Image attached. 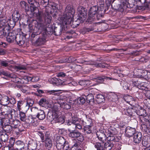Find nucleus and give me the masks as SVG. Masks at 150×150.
<instances>
[{
	"label": "nucleus",
	"mask_w": 150,
	"mask_h": 150,
	"mask_svg": "<svg viewBox=\"0 0 150 150\" xmlns=\"http://www.w3.org/2000/svg\"><path fill=\"white\" fill-rule=\"evenodd\" d=\"M52 17L50 15V13L47 12L45 13V21L48 23H50L51 22Z\"/></svg>",
	"instance_id": "30"
},
{
	"label": "nucleus",
	"mask_w": 150,
	"mask_h": 150,
	"mask_svg": "<svg viewBox=\"0 0 150 150\" xmlns=\"http://www.w3.org/2000/svg\"><path fill=\"white\" fill-rule=\"evenodd\" d=\"M50 81L52 84L56 86H59L62 84V81L59 79L53 77L50 79Z\"/></svg>",
	"instance_id": "14"
},
{
	"label": "nucleus",
	"mask_w": 150,
	"mask_h": 150,
	"mask_svg": "<svg viewBox=\"0 0 150 150\" xmlns=\"http://www.w3.org/2000/svg\"><path fill=\"white\" fill-rule=\"evenodd\" d=\"M1 73V75L2 74L5 76L11 78V80L15 78L16 76V74H10L6 71L2 70L0 71Z\"/></svg>",
	"instance_id": "20"
},
{
	"label": "nucleus",
	"mask_w": 150,
	"mask_h": 150,
	"mask_svg": "<svg viewBox=\"0 0 150 150\" xmlns=\"http://www.w3.org/2000/svg\"><path fill=\"white\" fill-rule=\"evenodd\" d=\"M79 84L82 86L85 87L86 86H88L90 84V82L89 81L84 80L80 81L79 82Z\"/></svg>",
	"instance_id": "31"
},
{
	"label": "nucleus",
	"mask_w": 150,
	"mask_h": 150,
	"mask_svg": "<svg viewBox=\"0 0 150 150\" xmlns=\"http://www.w3.org/2000/svg\"><path fill=\"white\" fill-rule=\"evenodd\" d=\"M37 13H34V16L36 17L39 21H42L43 13L41 11H39L38 10H37Z\"/></svg>",
	"instance_id": "24"
},
{
	"label": "nucleus",
	"mask_w": 150,
	"mask_h": 150,
	"mask_svg": "<svg viewBox=\"0 0 150 150\" xmlns=\"http://www.w3.org/2000/svg\"><path fill=\"white\" fill-rule=\"evenodd\" d=\"M72 126L73 127L72 129H68V131L69 132V136L71 138H77L79 141H83L84 138L82 134L79 131L75 130L77 129H81L82 127L81 125L77 123L76 124L72 125Z\"/></svg>",
	"instance_id": "2"
},
{
	"label": "nucleus",
	"mask_w": 150,
	"mask_h": 150,
	"mask_svg": "<svg viewBox=\"0 0 150 150\" xmlns=\"http://www.w3.org/2000/svg\"><path fill=\"white\" fill-rule=\"evenodd\" d=\"M142 135L141 132H136L133 137V141L135 143L139 144L142 140Z\"/></svg>",
	"instance_id": "13"
},
{
	"label": "nucleus",
	"mask_w": 150,
	"mask_h": 150,
	"mask_svg": "<svg viewBox=\"0 0 150 150\" xmlns=\"http://www.w3.org/2000/svg\"><path fill=\"white\" fill-rule=\"evenodd\" d=\"M8 138V135L6 133H4L0 134V139L2 141L5 142L7 141Z\"/></svg>",
	"instance_id": "32"
},
{
	"label": "nucleus",
	"mask_w": 150,
	"mask_h": 150,
	"mask_svg": "<svg viewBox=\"0 0 150 150\" xmlns=\"http://www.w3.org/2000/svg\"><path fill=\"white\" fill-rule=\"evenodd\" d=\"M62 30V29L61 28L58 31L57 30L54 31V33L55 35L57 36H58L60 35L61 34V31Z\"/></svg>",
	"instance_id": "64"
},
{
	"label": "nucleus",
	"mask_w": 150,
	"mask_h": 150,
	"mask_svg": "<svg viewBox=\"0 0 150 150\" xmlns=\"http://www.w3.org/2000/svg\"><path fill=\"white\" fill-rule=\"evenodd\" d=\"M7 21L5 19H1L0 20V27H4L7 24Z\"/></svg>",
	"instance_id": "42"
},
{
	"label": "nucleus",
	"mask_w": 150,
	"mask_h": 150,
	"mask_svg": "<svg viewBox=\"0 0 150 150\" xmlns=\"http://www.w3.org/2000/svg\"><path fill=\"white\" fill-rule=\"evenodd\" d=\"M85 126L92 127L93 125L92 120L91 119L89 118L85 120Z\"/></svg>",
	"instance_id": "37"
},
{
	"label": "nucleus",
	"mask_w": 150,
	"mask_h": 150,
	"mask_svg": "<svg viewBox=\"0 0 150 150\" xmlns=\"http://www.w3.org/2000/svg\"><path fill=\"white\" fill-rule=\"evenodd\" d=\"M149 144V142L146 139H144L143 140L142 144L144 146H147Z\"/></svg>",
	"instance_id": "59"
},
{
	"label": "nucleus",
	"mask_w": 150,
	"mask_h": 150,
	"mask_svg": "<svg viewBox=\"0 0 150 150\" xmlns=\"http://www.w3.org/2000/svg\"><path fill=\"white\" fill-rule=\"evenodd\" d=\"M96 101L98 103L103 102L105 100L104 96L102 94H96Z\"/></svg>",
	"instance_id": "26"
},
{
	"label": "nucleus",
	"mask_w": 150,
	"mask_h": 150,
	"mask_svg": "<svg viewBox=\"0 0 150 150\" xmlns=\"http://www.w3.org/2000/svg\"><path fill=\"white\" fill-rule=\"evenodd\" d=\"M121 145L118 143H116L114 146V150H120L121 149Z\"/></svg>",
	"instance_id": "53"
},
{
	"label": "nucleus",
	"mask_w": 150,
	"mask_h": 150,
	"mask_svg": "<svg viewBox=\"0 0 150 150\" xmlns=\"http://www.w3.org/2000/svg\"><path fill=\"white\" fill-rule=\"evenodd\" d=\"M100 12L101 11H99L98 6H95L91 7L89 11L87 19L88 22L90 23L95 20H99L100 17L102 16Z\"/></svg>",
	"instance_id": "3"
},
{
	"label": "nucleus",
	"mask_w": 150,
	"mask_h": 150,
	"mask_svg": "<svg viewBox=\"0 0 150 150\" xmlns=\"http://www.w3.org/2000/svg\"><path fill=\"white\" fill-rule=\"evenodd\" d=\"M8 69L11 71H19L20 72L23 71V70L26 69V67L23 65H18V66H11L10 68H8Z\"/></svg>",
	"instance_id": "12"
},
{
	"label": "nucleus",
	"mask_w": 150,
	"mask_h": 150,
	"mask_svg": "<svg viewBox=\"0 0 150 150\" xmlns=\"http://www.w3.org/2000/svg\"><path fill=\"white\" fill-rule=\"evenodd\" d=\"M23 105L22 101H19L17 103V109L20 112L21 110V107Z\"/></svg>",
	"instance_id": "55"
},
{
	"label": "nucleus",
	"mask_w": 150,
	"mask_h": 150,
	"mask_svg": "<svg viewBox=\"0 0 150 150\" xmlns=\"http://www.w3.org/2000/svg\"><path fill=\"white\" fill-rule=\"evenodd\" d=\"M11 119H13L12 118H5L3 120V122L4 123V124H11Z\"/></svg>",
	"instance_id": "50"
},
{
	"label": "nucleus",
	"mask_w": 150,
	"mask_h": 150,
	"mask_svg": "<svg viewBox=\"0 0 150 150\" xmlns=\"http://www.w3.org/2000/svg\"><path fill=\"white\" fill-rule=\"evenodd\" d=\"M37 91L39 94L44 93H48L49 94H52L54 93V94H61L64 92H62L57 93L59 92L62 91L60 90H45L44 91L40 89H37Z\"/></svg>",
	"instance_id": "11"
},
{
	"label": "nucleus",
	"mask_w": 150,
	"mask_h": 150,
	"mask_svg": "<svg viewBox=\"0 0 150 150\" xmlns=\"http://www.w3.org/2000/svg\"><path fill=\"white\" fill-rule=\"evenodd\" d=\"M140 79H139V80H138L137 81L132 82L133 85L135 86H136V88H138V87H139V83L140 82Z\"/></svg>",
	"instance_id": "45"
},
{
	"label": "nucleus",
	"mask_w": 150,
	"mask_h": 150,
	"mask_svg": "<svg viewBox=\"0 0 150 150\" xmlns=\"http://www.w3.org/2000/svg\"><path fill=\"white\" fill-rule=\"evenodd\" d=\"M31 79L30 81L33 82L37 81L39 80V78L37 76H34L33 77H31Z\"/></svg>",
	"instance_id": "56"
},
{
	"label": "nucleus",
	"mask_w": 150,
	"mask_h": 150,
	"mask_svg": "<svg viewBox=\"0 0 150 150\" xmlns=\"http://www.w3.org/2000/svg\"><path fill=\"white\" fill-rule=\"evenodd\" d=\"M95 66L98 68H104L107 67L108 66V65L105 63H97L96 62L93 64Z\"/></svg>",
	"instance_id": "27"
},
{
	"label": "nucleus",
	"mask_w": 150,
	"mask_h": 150,
	"mask_svg": "<svg viewBox=\"0 0 150 150\" xmlns=\"http://www.w3.org/2000/svg\"><path fill=\"white\" fill-rule=\"evenodd\" d=\"M91 127L85 126L84 130L85 132L88 134L91 133L92 132Z\"/></svg>",
	"instance_id": "44"
},
{
	"label": "nucleus",
	"mask_w": 150,
	"mask_h": 150,
	"mask_svg": "<svg viewBox=\"0 0 150 150\" xmlns=\"http://www.w3.org/2000/svg\"><path fill=\"white\" fill-rule=\"evenodd\" d=\"M8 63L7 61H2L1 62V66L6 67L8 65Z\"/></svg>",
	"instance_id": "63"
},
{
	"label": "nucleus",
	"mask_w": 150,
	"mask_h": 150,
	"mask_svg": "<svg viewBox=\"0 0 150 150\" xmlns=\"http://www.w3.org/2000/svg\"><path fill=\"white\" fill-rule=\"evenodd\" d=\"M107 140L110 142H116L117 141V139H116L115 137L112 135V134H111L110 135H109L107 138Z\"/></svg>",
	"instance_id": "34"
},
{
	"label": "nucleus",
	"mask_w": 150,
	"mask_h": 150,
	"mask_svg": "<svg viewBox=\"0 0 150 150\" xmlns=\"http://www.w3.org/2000/svg\"><path fill=\"white\" fill-rule=\"evenodd\" d=\"M47 35L46 34H43L42 36L39 37L37 40L36 42L37 44L39 45H42L44 44L46 40V38Z\"/></svg>",
	"instance_id": "21"
},
{
	"label": "nucleus",
	"mask_w": 150,
	"mask_h": 150,
	"mask_svg": "<svg viewBox=\"0 0 150 150\" xmlns=\"http://www.w3.org/2000/svg\"><path fill=\"white\" fill-rule=\"evenodd\" d=\"M8 35L6 37L7 41L10 43L12 42L16 38V34L15 31L7 33Z\"/></svg>",
	"instance_id": "9"
},
{
	"label": "nucleus",
	"mask_w": 150,
	"mask_h": 150,
	"mask_svg": "<svg viewBox=\"0 0 150 150\" xmlns=\"http://www.w3.org/2000/svg\"><path fill=\"white\" fill-rule=\"evenodd\" d=\"M28 120H29V122L32 123L34 125H37L38 124L37 118L35 116L33 115L32 112L31 114L28 117Z\"/></svg>",
	"instance_id": "15"
},
{
	"label": "nucleus",
	"mask_w": 150,
	"mask_h": 150,
	"mask_svg": "<svg viewBox=\"0 0 150 150\" xmlns=\"http://www.w3.org/2000/svg\"><path fill=\"white\" fill-rule=\"evenodd\" d=\"M16 22H15L14 20H10L7 21V24H8L10 27H13L15 25Z\"/></svg>",
	"instance_id": "48"
},
{
	"label": "nucleus",
	"mask_w": 150,
	"mask_h": 150,
	"mask_svg": "<svg viewBox=\"0 0 150 150\" xmlns=\"http://www.w3.org/2000/svg\"><path fill=\"white\" fill-rule=\"evenodd\" d=\"M76 60L75 59L73 58V57H70L68 59V60L67 61L68 63H72V62H76Z\"/></svg>",
	"instance_id": "54"
},
{
	"label": "nucleus",
	"mask_w": 150,
	"mask_h": 150,
	"mask_svg": "<svg viewBox=\"0 0 150 150\" xmlns=\"http://www.w3.org/2000/svg\"><path fill=\"white\" fill-rule=\"evenodd\" d=\"M61 107L66 109H69L70 108L71 106L67 104L66 103H59Z\"/></svg>",
	"instance_id": "35"
},
{
	"label": "nucleus",
	"mask_w": 150,
	"mask_h": 150,
	"mask_svg": "<svg viewBox=\"0 0 150 150\" xmlns=\"http://www.w3.org/2000/svg\"><path fill=\"white\" fill-rule=\"evenodd\" d=\"M46 101V99H41L39 102V105L42 106H43V105H44Z\"/></svg>",
	"instance_id": "58"
},
{
	"label": "nucleus",
	"mask_w": 150,
	"mask_h": 150,
	"mask_svg": "<svg viewBox=\"0 0 150 150\" xmlns=\"http://www.w3.org/2000/svg\"><path fill=\"white\" fill-rule=\"evenodd\" d=\"M82 11L79 13V17L76 22L73 21V18L75 13L74 9L71 8L69 6H67L65 9L63 16L61 17V20L62 24L64 26L67 28L69 27V26H72L71 24L76 26L79 25L80 23H83L86 19L87 16V10L83 8Z\"/></svg>",
	"instance_id": "1"
},
{
	"label": "nucleus",
	"mask_w": 150,
	"mask_h": 150,
	"mask_svg": "<svg viewBox=\"0 0 150 150\" xmlns=\"http://www.w3.org/2000/svg\"><path fill=\"white\" fill-rule=\"evenodd\" d=\"M63 150H68L69 148L68 143L66 141L62 145V148Z\"/></svg>",
	"instance_id": "47"
},
{
	"label": "nucleus",
	"mask_w": 150,
	"mask_h": 150,
	"mask_svg": "<svg viewBox=\"0 0 150 150\" xmlns=\"http://www.w3.org/2000/svg\"><path fill=\"white\" fill-rule=\"evenodd\" d=\"M31 110L33 113V115L35 116L36 118L40 120H42L45 117V115L43 110H39L35 107H33L31 108Z\"/></svg>",
	"instance_id": "6"
},
{
	"label": "nucleus",
	"mask_w": 150,
	"mask_h": 150,
	"mask_svg": "<svg viewBox=\"0 0 150 150\" xmlns=\"http://www.w3.org/2000/svg\"><path fill=\"white\" fill-rule=\"evenodd\" d=\"M20 117V119L23 121H24L25 120V114L23 112L20 111L19 114Z\"/></svg>",
	"instance_id": "40"
},
{
	"label": "nucleus",
	"mask_w": 150,
	"mask_h": 150,
	"mask_svg": "<svg viewBox=\"0 0 150 150\" xmlns=\"http://www.w3.org/2000/svg\"><path fill=\"white\" fill-rule=\"evenodd\" d=\"M45 146L47 149L50 150L51 148L52 145L51 139L49 137H47L45 140Z\"/></svg>",
	"instance_id": "19"
},
{
	"label": "nucleus",
	"mask_w": 150,
	"mask_h": 150,
	"mask_svg": "<svg viewBox=\"0 0 150 150\" xmlns=\"http://www.w3.org/2000/svg\"><path fill=\"white\" fill-rule=\"evenodd\" d=\"M34 103V101L32 99L30 98H28L27 99V103L26 107L28 109L30 107L32 106Z\"/></svg>",
	"instance_id": "33"
},
{
	"label": "nucleus",
	"mask_w": 150,
	"mask_h": 150,
	"mask_svg": "<svg viewBox=\"0 0 150 150\" xmlns=\"http://www.w3.org/2000/svg\"><path fill=\"white\" fill-rule=\"evenodd\" d=\"M127 1L126 0H114L111 4L113 9L123 12L124 9L127 8Z\"/></svg>",
	"instance_id": "4"
},
{
	"label": "nucleus",
	"mask_w": 150,
	"mask_h": 150,
	"mask_svg": "<svg viewBox=\"0 0 150 150\" xmlns=\"http://www.w3.org/2000/svg\"><path fill=\"white\" fill-rule=\"evenodd\" d=\"M71 150H81V146L77 143H74L71 148Z\"/></svg>",
	"instance_id": "36"
},
{
	"label": "nucleus",
	"mask_w": 150,
	"mask_h": 150,
	"mask_svg": "<svg viewBox=\"0 0 150 150\" xmlns=\"http://www.w3.org/2000/svg\"><path fill=\"white\" fill-rule=\"evenodd\" d=\"M136 129L135 128L128 126L127 127L125 130V135L127 137H130L135 133Z\"/></svg>",
	"instance_id": "10"
},
{
	"label": "nucleus",
	"mask_w": 150,
	"mask_h": 150,
	"mask_svg": "<svg viewBox=\"0 0 150 150\" xmlns=\"http://www.w3.org/2000/svg\"><path fill=\"white\" fill-rule=\"evenodd\" d=\"M137 72H138V74L140 75L142 74V76H146V73L147 72V71L143 70L142 69H137Z\"/></svg>",
	"instance_id": "41"
},
{
	"label": "nucleus",
	"mask_w": 150,
	"mask_h": 150,
	"mask_svg": "<svg viewBox=\"0 0 150 150\" xmlns=\"http://www.w3.org/2000/svg\"><path fill=\"white\" fill-rule=\"evenodd\" d=\"M15 41L17 42V43L19 45H21L23 44L24 43L23 41L22 40V38H21L20 40H18V38H17L16 37V38L15 40Z\"/></svg>",
	"instance_id": "57"
},
{
	"label": "nucleus",
	"mask_w": 150,
	"mask_h": 150,
	"mask_svg": "<svg viewBox=\"0 0 150 150\" xmlns=\"http://www.w3.org/2000/svg\"><path fill=\"white\" fill-rule=\"evenodd\" d=\"M54 117H53V119L56 122L60 123L62 124L64 122V119L63 117L58 115L56 114H54Z\"/></svg>",
	"instance_id": "17"
},
{
	"label": "nucleus",
	"mask_w": 150,
	"mask_h": 150,
	"mask_svg": "<svg viewBox=\"0 0 150 150\" xmlns=\"http://www.w3.org/2000/svg\"><path fill=\"white\" fill-rule=\"evenodd\" d=\"M146 82H140L139 83V87H138V88L140 90L146 91L147 89L146 87Z\"/></svg>",
	"instance_id": "29"
},
{
	"label": "nucleus",
	"mask_w": 150,
	"mask_h": 150,
	"mask_svg": "<svg viewBox=\"0 0 150 150\" xmlns=\"http://www.w3.org/2000/svg\"><path fill=\"white\" fill-rule=\"evenodd\" d=\"M71 122L72 123V125L76 124L78 122V118L76 117H72V119L71 120Z\"/></svg>",
	"instance_id": "60"
},
{
	"label": "nucleus",
	"mask_w": 150,
	"mask_h": 150,
	"mask_svg": "<svg viewBox=\"0 0 150 150\" xmlns=\"http://www.w3.org/2000/svg\"><path fill=\"white\" fill-rule=\"evenodd\" d=\"M105 76L98 77H91V79L96 81L98 83H101L104 81V79H105Z\"/></svg>",
	"instance_id": "18"
},
{
	"label": "nucleus",
	"mask_w": 150,
	"mask_h": 150,
	"mask_svg": "<svg viewBox=\"0 0 150 150\" xmlns=\"http://www.w3.org/2000/svg\"><path fill=\"white\" fill-rule=\"evenodd\" d=\"M15 142V139L13 137L10 138L9 140V144L8 146H14Z\"/></svg>",
	"instance_id": "46"
},
{
	"label": "nucleus",
	"mask_w": 150,
	"mask_h": 150,
	"mask_svg": "<svg viewBox=\"0 0 150 150\" xmlns=\"http://www.w3.org/2000/svg\"><path fill=\"white\" fill-rule=\"evenodd\" d=\"M123 87L125 90H130V85L129 83L126 81L124 82L123 84Z\"/></svg>",
	"instance_id": "39"
},
{
	"label": "nucleus",
	"mask_w": 150,
	"mask_h": 150,
	"mask_svg": "<svg viewBox=\"0 0 150 150\" xmlns=\"http://www.w3.org/2000/svg\"><path fill=\"white\" fill-rule=\"evenodd\" d=\"M8 29L6 27L3 28L2 30L0 31V37L3 38V36H6L7 33H8Z\"/></svg>",
	"instance_id": "28"
},
{
	"label": "nucleus",
	"mask_w": 150,
	"mask_h": 150,
	"mask_svg": "<svg viewBox=\"0 0 150 150\" xmlns=\"http://www.w3.org/2000/svg\"><path fill=\"white\" fill-rule=\"evenodd\" d=\"M97 137L99 140L103 143L106 139V136L105 134L101 131H98L96 133Z\"/></svg>",
	"instance_id": "16"
},
{
	"label": "nucleus",
	"mask_w": 150,
	"mask_h": 150,
	"mask_svg": "<svg viewBox=\"0 0 150 150\" xmlns=\"http://www.w3.org/2000/svg\"><path fill=\"white\" fill-rule=\"evenodd\" d=\"M12 127L9 124H4L3 126L4 130L5 132L10 133L11 132L13 129Z\"/></svg>",
	"instance_id": "22"
},
{
	"label": "nucleus",
	"mask_w": 150,
	"mask_h": 150,
	"mask_svg": "<svg viewBox=\"0 0 150 150\" xmlns=\"http://www.w3.org/2000/svg\"><path fill=\"white\" fill-rule=\"evenodd\" d=\"M11 124L12 125L13 127L14 128H17L18 127L20 124V122L18 120H14L11 119Z\"/></svg>",
	"instance_id": "23"
},
{
	"label": "nucleus",
	"mask_w": 150,
	"mask_h": 150,
	"mask_svg": "<svg viewBox=\"0 0 150 150\" xmlns=\"http://www.w3.org/2000/svg\"><path fill=\"white\" fill-rule=\"evenodd\" d=\"M150 58L148 56H146L141 58L140 60L141 61L143 62H146L148 60H149Z\"/></svg>",
	"instance_id": "61"
},
{
	"label": "nucleus",
	"mask_w": 150,
	"mask_h": 150,
	"mask_svg": "<svg viewBox=\"0 0 150 150\" xmlns=\"http://www.w3.org/2000/svg\"><path fill=\"white\" fill-rule=\"evenodd\" d=\"M35 27L38 29L39 32L40 33L43 28V25L40 23L37 22Z\"/></svg>",
	"instance_id": "38"
},
{
	"label": "nucleus",
	"mask_w": 150,
	"mask_h": 150,
	"mask_svg": "<svg viewBox=\"0 0 150 150\" xmlns=\"http://www.w3.org/2000/svg\"><path fill=\"white\" fill-rule=\"evenodd\" d=\"M86 99L88 100H92L94 99V96L93 94H88L87 96Z\"/></svg>",
	"instance_id": "62"
},
{
	"label": "nucleus",
	"mask_w": 150,
	"mask_h": 150,
	"mask_svg": "<svg viewBox=\"0 0 150 150\" xmlns=\"http://www.w3.org/2000/svg\"><path fill=\"white\" fill-rule=\"evenodd\" d=\"M128 7L127 8H129L130 7V4L132 5H134L135 3H137L136 0H128V1H127Z\"/></svg>",
	"instance_id": "43"
},
{
	"label": "nucleus",
	"mask_w": 150,
	"mask_h": 150,
	"mask_svg": "<svg viewBox=\"0 0 150 150\" xmlns=\"http://www.w3.org/2000/svg\"><path fill=\"white\" fill-rule=\"evenodd\" d=\"M94 146L97 150H110L113 146V144L110 142L105 143L103 148L100 143H97L95 144Z\"/></svg>",
	"instance_id": "7"
},
{
	"label": "nucleus",
	"mask_w": 150,
	"mask_h": 150,
	"mask_svg": "<svg viewBox=\"0 0 150 150\" xmlns=\"http://www.w3.org/2000/svg\"><path fill=\"white\" fill-rule=\"evenodd\" d=\"M31 79L30 76H25L23 77L20 78L17 77L16 75L15 78L13 79L12 81L18 84L16 86L17 87L20 88L22 84L28 83L29 81H31Z\"/></svg>",
	"instance_id": "5"
},
{
	"label": "nucleus",
	"mask_w": 150,
	"mask_h": 150,
	"mask_svg": "<svg viewBox=\"0 0 150 150\" xmlns=\"http://www.w3.org/2000/svg\"><path fill=\"white\" fill-rule=\"evenodd\" d=\"M65 139L63 137L60 136H57L56 139L57 144L56 146L58 149H61L63 145L66 142Z\"/></svg>",
	"instance_id": "8"
},
{
	"label": "nucleus",
	"mask_w": 150,
	"mask_h": 150,
	"mask_svg": "<svg viewBox=\"0 0 150 150\" xmlns=\"http://www.w3.org/2000/svg\"><path fill=\"white\" fill-rule=\"evenodd\" d=\"M12 20H14L15 22H17L19 20L20 14L17 11H14L12 15Z\"/></svg>",
	"instance_id": "25"
},
{
	"label": "nucleus",
	"mask_w": 150,
	"mask_h": 150,
	"mask_svg": "<svg viewBox=\"0 0 150 150\" xmlns=\"http://www.w3.org/2000/svg\"><path fill=\"white\" fill-rule=\"evenodd\" d=\"M84 30L86 32H88L92 31H95L94 27H91L85 28L84 29Z\"/></svg>",
	"instance_id": "52"
},
{
	"label": "nucleus",
	"mask_w": 150,
	"mask_h": 150,
	"mask_svg": "<svg viewBox=\"0 0 150 150\" xmlns=\"http://www.w3.org/2000/svg\"><path fill=\"white\" fill-rule=\"evenodd\" d=\"M145 113L146 111L145 110L141 109L139 111H137V114L139 116H143Z\"/></svg>",
	"instance_id": "51"
},
{
	"label": "nucleus",
	"mask_w": 150,
	"mask_h": 150,
	"mask_svg": "<svg viewBox=\"0 0 150 150\" xmlns=\"http://www.w3.org/2000/svg\"><path fill=\"white\" fill-rule=\"evenodd\" d=\"M77 102L79 104H83L85 102V99L83 97H80L77 99Z\"/></svg>",
	"instance_id": "49"
}]
</instances>
